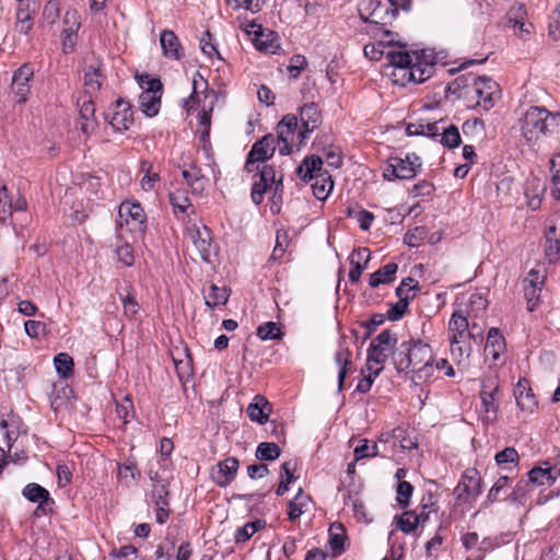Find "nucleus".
Masks as SVG:
<instances>
[{
  "mask_svg": "<svg viewBox=\"0 0 560 560\" xmlns=\"http://www.w3.org/2000/svg\"><path fill=\"white\" fill-rule=\"evenodd\" d=\"M520 131L528 144L551 136L560 126V114L541 106L529 107L518 119Z\"/></svg>",
  "mask_w": 560,
  "mask_h": 560,
  "instance_id": "nucleus-3",
  "label": "nucleus"
},
{
  "mask_svg": "<svg viewBox=\"0 0 560 560\" xmlns=\"http://www.w3.org/2000/svg\"><path fill=\"white\" fill-rule=\"evenodd\" d=\"M434 66L435 62L433 60H428L424 51H422L421 56L415 54L405 75L406 84L410 82H424L433 74Z\"/></svg>",
  "mask_w": 560,
  "mask_h": 560,
  "instance_id": "nucleus-14",
  "label": "nucleus"
},
{
  "mask_svg": "<svg viewBox=\"0 0 560 560\" xmlns=\"http://www.w3.org/2000/svg\"><path fill=\"white\" fill-rule=\"evenodd\" d=\"M413 492V487L409 481H400L396 488V501L402 509L407 508L410 503V498Z\"/></svg>",
  "mask_w": 560,
  "mask_h": 560,
  "instance_id": "nucleus-52",
  "label": "nucleus"
},
{
  "mask_svg": "<svg viewBox=\"0 0 560 560\" xmlns=\"http://www.w3.org/2000/svg\"><path fill=\"white\" fill-rule=\"evenodd\" d=\"M559 475L560 470L552 466L534 467L527 474L533 486H551Z\"/></svg>",
  "mask_w": 560,
  "mask_h": 560,
  "instance_id": "nucleus-29",
  "label": "nucleus"
},
{
  "mask_svg": "<svg viewBox=\"0 0 560 560\" xmlns=\"http://www.w3.org/2000/svg\"><path fill=\"white\" fill-rule=\"evenodd\" d=\"M504 349V338L498 328H490L488 331L485 351L497 361L500 352Z\"/></svg>",
  "mask_w": 560,
  "mask_h": 560,
  "instance_id": "nucleus-38",
  "label": "nucleus"
},
{
  "mask_svg": "<svg viewBox=\"0 0 560 560\" xmlns=\"http://www.w3.org/2000/svg\"><path fill=\"white\" fill-rule=\"evenodd\" d=\"M416 296L415 293L406 296H398L399 301L388 311V317L392 320L400 319L408 310L409 302Z\"/></svg>",
  "mask_w": 560,
  "mask_h": 560,
  "instance_id": "nucleus-53",
  "label": "nucleus"
},
{
  "mask_svg": "<svg viewBox=\"0 0 560 560\" xmlns=\"http://www.w3.org/2000/svg\"><path fill=\"white\" fill-rule=\"evenodd\" d=\"M469 322L462 311L454 312L448 323V330L451 334L450 341L453 343L465 342L466 339L470 338L475 341H481V331L475 334L469 331Z\"/></svg>",
  "mask_w": 560,
  "mask_h": 560,
  "instance_id": "nucleus-13",
  "label": "nucleus"
},
{
  "mask_svg": "<svg viewBox=\"0 0 560 560\" xmlns=\"http://www.w3.org/2000/svg\"><path fill=\"white\" fill-rule=\"evenodd\" d=\"M328 544L332 550V555L339 556L345 551V542L347 540L346 529L341 523H332L328 529Z\"/></svg>",
  "mask_w": 560,
  "mask_h": 560,
  "instance_id": "nucleus-30",
  "label": "nucleus"
},
{
  "mask_svg": "<svg viewBox=\"0 0 560 560\" xmlns=\"http://www.w3.org/2000/svg\"><path fill=\"white\" fill-rule=\"evenodd\" d=\"M443 124V119L433 122L417 121L407 125L406 132L408 136H428L436 138L440 135L439 125Z\"/></svg>",
  "mask_w": 560,
  "mask_h": 560,
  "instance_id": "nucleus-33",
  "label": "nucleus"
},
{
  "mask_svg": "<svg viewBox=\"0 0 560 560\" xmlns=\"http://www.w3.org/2000/svg\"><path fill=\"white\" fill-rule=\"evenodd\" d=\"M237 469L238 460L235 457H229L217 464L211 471V478L219 487H226L234 479Z\"/></svg>",
  "mask_w": 560,
  "mask_h": 560,
  "instance_id": "nucleus-21",
  "label": "nucleus"
},
{
  "mask_svg": "<svg viewBox=\"0 0 560 560\" xmlns=\"http://www.w3.org/2000/svg\"><path fill=\"white\" fill-rule=\"evenodd\" d=\"M152 165L143 162L141 164V171L145 173V175L141 179V187L144 190H151L154 187V184L160 180V176L158 173L151 171Z\"/></svg>",
  "mask_w": 560,
  "mask_h": 560,
  "instance_id": "nucleus-59",
  "label": "nucleus"
},
{
  "mask_svg": "<svg viewBox=\"0 0 560 560\" xmlns=\"http://www.w3.org/2000/svg\"><path fill=\"white\" fill-rule=\"evenodd\" d=\"M119 226L124 223L129 226V230H141L144 224V211L140 203L137 202H121L118 210Z\"/></svg>",
  "mask_w": 560,
  "mask_h": 560,
  "instance_id": "nucleus-17",
  "label": "nucleus"
},
{
  "mask_svg": "<svg viewBox=\"0 0 560 560\" xmlns=\"http://www.w3.org/2000/svg\"><path fill=\"white\" fill-rule=\"evenodd\" d=\"M294 479L295 477L291 471V464L289 462L283 463L281 466L280 483L276 490V494L279 497L283 495L288 491L289 485Z\"/></svg>",
  "mask_w": 560,
  "mask_h": 560,
  "instance_id": "nucleus-54",
  "label": "nucleus"
},
{
  "mask_svg": "<svg viewBox=\"0 0 560 560\" xmlns=\"http://www.w3.org/2000/svg\"><path fill=\"white\" fill-rule=\"evenodd\" d=\"M310 500V497L305 494L302 489H299L294 499L288 504V517L291 522L296 521L305 512Z\"/></svg>",
  "mask_w": 560,
  "mask_h": 560,
  "instance_id": "nucleus-40",
  "label": "nucleus"
},
{
  "mask_svg": "<svg viewBox=\"0 0 560 560\" xmlns=\"http://www.w3.org/2000/svg\"><path fill=\"white\" fill-rule=\"evenodd\" d=\"M34 75L33 68L25 63L21 66L13 74L11 91L16 97L18 103H24L30 93V81Z\"/></svg>",
  "mask_w": 560,
  "mask_h": 560,
  "instance_id": "nucleus-18",
  "label": "nucleus"
},
{
  "mask_svg": "<svg viewBox=\"0 0 560 560\" xmlns=\"http://www.w3.org/2000/svg\"><path fill=\"white\" fill-rule=\"evenodd\" d=\"M384 33L385 36L387 37L386 40L370 43L364 46V55L371 60H381L382 58L386 59V52H388V47L394 42V34L388 30H384Z\"/></svg>",
  "mask_w": 560,
  "mask_h": 560,
  "instance_id": "nucleus-31",
  "label": "nucleus"
},
{
  "mask_svg": "<svg viewBox=\"0 0 560 560\" xmlns=\"http://www.w3.org/2000/svg\"><path fill=\"white\" fill-rule=\"evenodd\" d=\"M62 46L65 52L73 49L77 42V32L81 26L80 15L77 10H68L63 16Z\"/></svg>",
  "mask_w": 560,
  "mask_h": 560,
  "instance_id": "nucleus-20",
  "label": "nucleus"
},
{
  "mask_svg": "<svg viewBox=\"0 0 560 560\" xmlns=\"http://www.w3.org/2000/svg\"><path fill=\"white\" fill-rule=\"evenodd\" d=\"M187 236L197 249L200 258L205 261H209L212 252L211 231L203 224L198 225L192 223L187 226Z\"/></svg>",
  "mask_w": 560,
  "mask_h": 560,
  "instance_id": "nucleus-12",
  "label": "nucleus"
},
{
  "mask_svg": "<svg viewBox=\"0 0 560 560\" xmlns=\"http://www.w3.org/2000/svg\"><path fill=\"white\" fill-rule=\"evenodd\" d=\"M398 265L388 262L383 268L370 275L369 284L371 288H377L381 284H387L395 280Z\"/></svg>",
  "mask_w": 560,
  "mask_h": 560,
  "instance_id": "nucleus-32",
  "label": "nucleus"
},
{
  "mask_svg": "<svg viewBox=\"0 0 560 560\" xmlns=\"http://www.w3.org/2000/svg\"><path fill=\"white\" fill-rule=\"evenodd\" d=\"M59 18V3L57 0L48 1L43 10V20L54 24Z\"/></svg>",
  "mask_w": 560,
  "mask_h": 560,
  "instance_id": "nucleus-64",
  "label": "nucleus"
},
{
  "mask_svg": "<svg viewBox=\"0 0 560 560\" xmlns=\"http://www.w3.org/2000/svg\"><path fill=\"white\" fill-rule=\"evenodd\" d=\"M533 486L532 482H529V478L527 480L521 479L513 491L505 498V500L510 502H517L521 501L522 498L525 497V494L530 491L529 487Z\"/></svg>",
  "mask_w": 560,
  "mask_h": 560,
  "instance_id": "nucleus-63",
  "label": "nucleus"
},
{
  "mask_svg": "<svg viewBox=\"0 0 560 560\" xmlns=\"http://www.w3.org/2000/svg\"><path fill=\"white\" fill-rule=\"evenodd\" d=\"M252 31L249 33H253L255 35L254 37V45L255 47L260 51L271 52L276 54L277 50L280 48L279 43L276 38V35L273 32L265 31L261 25H252Z\"/></svg>",
  "mask_w": 560,
  "mask_h": 560,
  "instance_id": "nucleus-24",
  "label": "nucleus"
},
{
  "mask_svg": "<svg viewBox=\"0 0 560 560\" xmlns=\"http://www.w3.org/2000/svg\"><path fill=\"white\" fill-rule=\"evenodd\" d=\"M499 393V386L492 378H487L482 382V388L480 390L481 399V411L485 413L487 421H494L499 409L497 395Z\"/></svg>",
  "mask_w": 560,
  "mask_h": 560,
  "instance_id": "nucleus-16",
  "label": "nucleus"
},
{
  "mask_svg": "<svg viewBox=\"0 0 560 560\" xmlns=\"http://www.w3.org/2000/svg\"><path fill=\"white\" fill-rule=\"evenodd\" d=\"M256 176L261 178L262 182H268L271 185H275V195H277L279 190H282L283 175H280L277 178V174L272 165H264Z\"/></svg>",
  "mask_w": 560,
  "mask_h": 560,
  "instance_id": "nucleus-47",
  "label": "nucleus"
},
{
  "mask_svg": "<svg viewBox=\"0 0 560 560\" xmlns=\"http://www.w3.org/2000/svg\"><path fill=\"white\" fill-rule=\"evenodd\" d=\"M35 10L30 8V4H20L16 10V21L14 30L20 34H28L33 27V18Z\"/></svg>",
  "mask_w": 560,
  "mask_h": 560,
  "instance_id": "nucleus-34",
  "label": "nucleus"
},
{
  "mask_svg": "<svg viewBox=\"0 0 560 560\" xmlns=\"http://www.w3.org/2000/svg\"><path fill=\"white\" fill-rule=\"evenodd\" d=\"M280 454L281 450L276 443L262 442L256 450V458L259 460H275Z\"/></svg>",
  "mask_w": 560,
  "mask_h": 560,
  "instance_id": "nucleus-49",
  "label": "nucleus"
},
{
  "mask_svg": "<svg viewBox=\"0 0 560 560\" xmlns=\"http://www.w3.org/2000/svg\"><path fill=\"white\" fill-rule=\"evenodd\" d=\"M351 357H352V353L347 348L339 349L335 354V362L339 368V371H338V388H339V390L342 389L346 376L352 365Z\"/></svg>",
  "mask_w": 560,
  "mask_h": 560,
  "instance_id": "nucleus-35",
  "label": "nucleus"
},
{
  "mask_svg": "<svg viewBox=\"0 0 560 560\" xmlns=\"http://www.w3.org/2000/svg\"><path fill=\"white\" fill-rule=\"evenodd\" d=\"M132 122V112L129 102L122 98L117 100L109 124L116 131H124L128 130Z\"/></svg>",
  "mask_w": 560,
  "mask_h": 560,
  "instance_id": "nucleus-23",
  "label": "nucleus"
},
{
  "mask_svg": "<svg viewBox=\"0 0 560 560\" xmlns=\"http://www.w3.org/2000/svg\"><path fill=\"white\" fill-rule=\"evenodd\" d=\"M101 78V71L100 68L94 65H89L84 69V95L92 96L93 93L97 92L101 86L102 82L100 80Z\"/></svg>",
  "mask_w": 560,
  "mask_h": 560,
  "instance_id": "nucleus-39",
  "label": "nucleus"
},
{
  "mask_svg": "<svg viewBox=\"0 0 560 560\" xmlns=\"http://www.w3.org/2000/svg\"><path fill=\"white\" fill-rule=\"evenodd\" d=\"M298 176L304 180H314L313 195L318 200H325L334 188V182L327 171H323V159L318 155L306 156L296 168Z\"/></svg>",
  "mask_w": 560,
  "mask_h": 560,
  "instance_id": "nucleus-5",
  "label": "nucleus"
},
{
  "mask_svg": "<svg viewBox=\"0 0 560 560\" xmlns=\"http://www.w3.org/2000/svg\"><path fill=\"white\" fill-rule=\"evenodd\" d=\"M411 0H362L359 4L360 18L384 31L397 18L399 9L409 11Z\"/></svg>",
  "mask_w": 560,
  "mask_h": 560,
  "instance_id": "nucleus-4",
  "label": "nucleus"
},
{
  "mask_svg": "<svg viewBox=\"0 0 560 560\" xmlns=\"http://www.w3.org/2000/svg\"><path fill=\"white\" fill-rule=\"evenodd\" d=\"M160 44L163 55L168 59L179 60L184 57V49L178 37L173 31L164 30L160 35Z\"/></svg>",
  "mask_w": 560,
  "mask_h": 560,
  "instance_id": "nucleus-25",
  "label": "nucleus"
},
{
  "mask_svg": "<svg viewBox=\"0 0 560 560\" xmlns=\"http://www.w3.org/2000/svg\"><path fill=\"white\" fill-rule=\"evenodd\" d=\"M22 494L28 501L34 503L40 502L43 500H48L49 498H51L47 489L35 482L27 483L24 487Z\"/></svg>",
  "mask_w": 560,
  "mask_h": 560,
  "instance_id": "nucleus-44",
  "label": "nucleus"
},
{
  "mask_svg": "<svg viewBox=\"0 0 560 560\" xmlns=\"http://www.w3.org/2000/svg\"><path fill=\"white\" fill-rule=\"evenodd\" d=\"M276 151V138L268 133L264 136L261 139L256 141L253 145L250 151L247 154L246 163H245V171L248 173L254 172V165L257 162H266L272 155Z\"/></svg>",
  "mask_w": 560,
  "mask_h": 560,
  "instance_id": "nucleus-11",
  "label": "nucleus"
},
{
  "mask_svg": "<svg viewBox=\"0 0 560 560\" xmlns=\"http://www.w3.org/2000/svg\"><path fill=\"white\" fill-rule=\"evenodd\" d=\"M78 102L80 105V129L84 135L92 133L97 127L94 102L86 95L81 96Z\"/></svg>",
  "mask_w": 560,
  "mask_h": 560,
  "instance_id": "nucleus-22",
  "label": "nucleus"
},
{
  "mask_svg": "<svg viewBox=\"0 0 560 560\" xmlns=\"http://www.w3.org/2000/svg\"><path fill=\"white\" fill-rule=\"evenodd\" d=\"M257 336L261 340H280L283 337L281 325L275 322H267L257 328Z\"/></svg>",
  "mask_w": 560,
  "mask_h": 560,
  "instance_id": "nucleus-43",
  "label": "nucleus"
},
{
  "mask_svg": "<svg viewBox=\"0 0 560 560\" xmlns=\"http://www.w3.org/2000/svg\"><path fill=\"white\" fill-rule=\"evenodd\" d=\"M140 88L143 90L139 95V107L148 117L158 115L161 107L162 82L159 78L150 74H140L136 77Z\"/></svg>",
  "mask_w": 560,
  "mask_h": 560,
  "instance_id": "nucleus-6",
  "label": "nucleus"
},
{
  "mask_svg": "<svg viewBox=\"0 0 560 560\" xmlns=\"http://www.w3.org/2000/svg\"><path fill=\"white\" fill-rule=\"evenodd\" d=\"M448 90L458 93V97L476 96L477 105L485 110L491 109L500 97V88L494 80L488 77H476L472 73L456 78L448 85Z\"/></svg>",
  "mask_w": 560,
  "mask_h": 560,
  "instance_id": "nucleus-2",
  "label": "nucleus"
},
{
  "mask_svg": "<svg viewBox=\"0 0 560 560\" xmlns=\"http://www.w3.org/2000/svg\"><path fill=\"white\" fill-rule=\"evenodd\" d=\"M485 131V122L480 118L466 120L463 124V132L465 136L483 137Z\"/></svg>",
  "mask_w": 560,
  "mask_h": 560,
  "instance_id": "nucleus-57",
  "label": "nucleus"
},
{
  "mask_svg": "<svg viewBox=\"0 0 560 560\" xmlns=\"http://www.w3.org/2000/svg\"><path fill=\"white\" fill-rule=\"evenodd\" d=\"M431 347L420 339L410 338L396 348L393 364L398 373L412 372V381L427 382L434 372Z\"/></svg>",
  "mask_w": 560,
  "mask_h": 560,
  "instance_id": "nucleus-1",
  "label": "nucleus"
},
{
  "mask_svg": "<svg viewBox=\"0 0 560 560\" xmlns=\"http://www.w3.org/2000/svg\"><path fill=\"white\" fill-rule=\"evenodd\" d=\"M396 518L398 528L405 534L413 532L419 526V518L415 511H406Z\"/></svg>",
  "mask_w": 560,
  "mask_h": 560,
  "instance_id": "nucleus-48",
  "label": "nucleus"
},
{
  "mask_svg": "<svg viewBox=\"0 0 560 560\" xmlns=\"http://www.w3.org/2000/svg\"><path fill=\"white\" fill-rule=\"evenodd\" d=\"M271 410L270 402L264 396L256 395L247 407V416L252 421L264 424L268 422Z\"/></svg>",
  "mask_w": 560,
  "mask_h": 560,
  "instance_id": "nucleus-26",
  "label": "nucleus"
},
{
  "mask_svg": "<svg viewBox=\"0 0 560 560\" xmlns=\"http://www.w3.org/2000/svg\"><path fill=\"white\" fill-rule=\"evenodd\" d=\"M551 195L560 200V155L551 159Z\"/></svg>",
  "mask_w": 560,
  "mask_h": 560,
  "instance_id": "nucleus-56",
  "label": "nucleus"
},
{
  "mask_svg": "<svg viewBox=\"0 0 560 560\" xmlns=\"http://www.w3.org/2000/svg\"><path fill=\"white\" fill-rule=\"evenodd\" d=\"M230 292L225 287H218L211 284L207 292H205V302L209 308H215L220 305L226 304Z\"/></svg>",
  "mask_w": 560,
  "mask_h": 560,
  "instance_id": "nucleus-36",
  "label": "nucleus"
},
{
  "mask_svg": "<svg viewBox=\"0 0 560 560\" xmlns=\"http://www.w3.org/2000/svg\"><path fill=\"white\" fill-rule=\"evenodd\" d=\"M13 211V201L5 185L0 184V220L5 221Z\"/></svg>",
  "mask_w": 560,
  "mask_h": 560,
  "instance_id": "nucleus-55",
  "label": "nucleus"
},
{
  "mask_svg": "<svg viewBox=\"0 0 560 560\" xmlns=\"http://www.w3.org/2000/svg\"><path fill=\"white\" fill-rule=\"evenodd\" d=\"M54 364L57 373L67 378L73 374L74 362L73 359L66 352L58 353L54 358Z\"/></svg>",
  "mask_w": 560,
  "mask_h": 560,
  "instance_id": "nucleus-45",
  "label": "nucleus"
},
{
  "mask_svg": "<svg viewBox=\"0 0 560 560\" xmlns=\"http://www.w3.org/2000/svg\"><path fill=\"white\" fill-rule=\"evenodd\" d=\"M421 168L420 158L416 153H408L405 158L390 156L383 176L387 180L411 179Z\"/></svg>",
  "mask_w": 560,
  "mask_h": 560,
  "instance_id": "nucleus-8",
  "label": "nucleus"
},
{
  "mask_svg": "<svg viewBox=\"0 0 560 560\" xmlns=\"http://www.w3.org/2000/svg\"><path fill=\"white\" fill-rule=\"evenodd\" d=\"M481 477L476 468H467L455 487L453 494L457 502L462 504H471L481 494Z\"/></svg>",
  "mask_w": 560,
  "mask_h": 560,
  "instance_id": "nucleus-9",
  "label": "nucleus"
},
{
  "mask_svg": "<svg viewBox=\"0 0 560 560\" xmlns=\"http://www.w3.org/2000/svg\"><path fill=\"white\" fill-rule=\"evenodd\" d=\"M301 130L300 143H303L310 135L322 124V113L315 103H307L300 108Z\"/></svg>",
  "mask_w": 560,
  "mask_h": 560,
  "instance_id": "nucleus-15",
  "label": "nucleus"
},
{
  "mask_svg": "<svg viewBox=\"0 0 560 560\" xmlns=\"http://www.w3.org/2000/svg\"><path fill=\"white\" fill-rule=\"evenodd\" d=\"M168 495V485L166 481L153 483L150 497L154 505H170Z\"/></svg>",
  "mask_w": 560,
  "mask_h": 560,
  "instance_id": "nucleus-50",
  "label": "nucleus"
},
{
  "mask_svg": "<svg viewBox=\"0 0 560 560\" xmlns=\"http://www.w3.org/2000/svg\"><path fill=\"white\" fill-rule=\"evenodd\" d=\"M514 396L517 406L526 412H534L537 407V400L526 380L520 381L514 388Z\"/></svg>",
  "mask_w": 560,
  "mask_h": 560,
  "instance_id": "nucleus-27",
  "label": "nucleus"
},
{
  "mask_svg": "<svg viewBox=\"0 0 560 560\" xmlns=\"http://www.w3.org/2000/svg\"><path fill=\"white\" fill-rule=\"evenodd\" d=\"M397 336L390 329L381 331L371 342L368 349V363L383 365L389 355L394 358Z\"/></svg>",
  "mask_w": 560,
  "mask_h": 560,
  "instance_id": "nucleus-10",
  "label": "nucleus"
},
{
  "mask_svg": "<svg viewBox=\"0 0 560 560\" xmlns=\"http://www.w3.org/2000/svg\"><path fill=\"white\" fill-rule=\"evenodd\" d=\"M272 185L268 182H262L261 178H258V180H255L252 188V200L255 205H260L264 201L265 192L268 190L269 187Z\"/></svg>",
  "mask_w": 560,
  "mask_h": 560,
  "instance_id": "nucleus-62",
  "label": "nucleus"
},
{
  "mask_svg": "<svg viewBox=\"0 0 560 560\" xmlns=\"http://www.w3.org/2000/svg\"><path fill=\"white\" fill-rule=\"evenodd\" d=\"M544 253L550 264L560 259V231L555 225H550L545 232Z\"/></svg>",
  "mask_w": 560,
  "mask_h": 560,
  "instance_id": "nucleus-28",
  "label": "nucleus"
},
{
  "mask_svg": "<svg viewBox=\"0 0 560 560\" xmlns=\"http://www.w3.org/2000/svg\"><path fill=\"white\" fill-rule=\"evenodd\" d=\"M494 459L499 466L509 468V465L513 467L518 465L520 456L514 447H505L503 451L497 453Z\"/></svg>",
  "mask_w": 560,
  "mask_h": 560,
  "instance_id": "nucleus-51",
  "label": "nucleus"
},
{
  "mask_svg": "<svg viewBox=\"0 0 560 560\" xmlns=\"http://www.w3.org/2000/svg\"><path fill=\"white\" fill-rule=\"evenodd\" d=\"M370 255L371 254H368V256L365 257L363 262L353 259V257H350V266H351V268H350V271H349V280H350L351 283L359 282L360 277H361L363 270L368 266V262L370 260Z\"/></svg>",
  "mask_w": 560,
  "mask_h": 560,
  "instance_id": "nucleus-61",
  "label": "nucleus"
},
{
  "mask_svg": "<svg viewBox=\"0 0 560 560\" xmlns=\"http://www.w3.org/2000/svg\"><path fill=\"white\" fill-rule=\"evenodd\" d=\"M440 135L438 137L440 138V142L448 149L457 148L460 142V133L456 126L450 125L445 126V121L443 120V124L439 125Z\"/></svg>",
  "mask_w": 560,
  "mask_h": 560,
  "instance_id": "nucleus-37",
  "label": "nucleus"
},
{
  "mask_svg": "<svg viewBox=\"0 0 560 560\" xmlns=\"http://www.w3.org/2000/svg\"><path fill=\"white\" fill-rule=\"evenodd\" d=\"M398 47L394 46V43L388 47L386 52L385 73L392 78L395 84L401 86L406 85L405 75L408 71V67L411 63L412 57L410 54L402 48L406 45L397 43Z\"/></svg>",
  "mask_w": 560,
  "mask_h": 560,
  "instance_id": "nucleus-7",
  "label": "nucleus"
},
{
  "mask_svg": "<svg viewBox=\"0 0 560 560\" xmlns=\"http://www.w3.org/2000/svg\"><path fill=\"white\" fill-rule=\"evenodd\" d=\"M291 243L288 231L279 230L276 235V245L273 247L270 260L279 261L283 258Z\"/></svg>",
  "mask_w": 560,
  "mask_h": 560,
  "instance_id": "nucleus-42",
  "label": "nucleus"
},
{
  "mask_svg": "<svg viewBox=\"0 0 560 560\" xmlns=\"http://www.w3.org/2000/svg\"><path fill=\"white\" fill-rule=\"evenodd\" d=\"M510 478L508 476L500 477L488 492L485 504H492L499 500L500 492L508 486Z\"/></svg>",
  "mask_w": 560,
  "mask_h": 560,
  "instance_id": "nucleus-60",
  "label": "nucleus"
},
{
  "mask_svg": "<svg viewBox=\"0 0 560 560\" xmlns=\"http://www.w3.org/2000/svg\"><path fill=\"white\" fill-rule=\"evenodd\" d=\"M264 524L265 522L259 520L246 523L244 526L236 529L234 536L235 541L237 544L246 542L255 533H257L264 526Z\"/></svg>",
  "mask_w": 560,
  "mask_h": 560,
  "instance_id": "nucleus-46",
  "label": "nucleus"
},
{
  "mask_svg": "<svg viewBox=\"0 0 560 560\" xmlns=\"http://www.w3.org/2000/svg\"><path fill=\"white\" fill-rule=\"evenodd\" d=\"M378 454L376 443L370 444L368 440H362L361 444L354 448L355 460L375 457Z\"/></svg>",
  "mask_w": 560,
  "mask_h": 560,
  "instance_id": "nucleus-58",
  "label": "nucleus"
},
{
  "mask_svg": "<svg viewBox=\"0 0 560 560\" xmlns=\"http://www.w3.org/2000/svg\"><path fill=\"white\" fill-rule=\"evenodd\" d=\"M544 276L538 270L530 269L523 280L525 299L527 300V308L533 312L538 303L539 294L544 285Z\"/></svg>",
  "mask_w": 560,
  "mask_h": 560,
  "instance_id": "nucleus-19",
  "label": "nucleus"
},
{
  "mask_svg": "<svg viewBox=\"0 0 560 560\" xmlns=\"http://www.w3.org/2000/svg\"><path fill=\"white\" fill-rule=\"evenodd\" d=\"M0 429L4 430V441L9 450L21 434V421L19 419L1 420Z\"/></svg>",
  "mask_w": 560,
  "mask_h": 560,
  "instance_id": "nucleus-41",
  "label": "nucleus"
}]
</instances>
